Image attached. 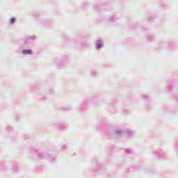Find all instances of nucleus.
<instances>
[{
    "instance_id": "f03ea898",
    "label": "nucleus",
    "mask_w": 178,
    "mask_h": 178,
    "mask_svg": "<svg viewBox=\"0 0 178 178\" xmlns=\"http://www.w3.org/2000/svg\"><path fill=\"white\" fill-rule=\"evenodd\" d=\"M10 23L12 24H14V23H16V18H12L10 20Z\"/></svg>"
},
{
    "instance_id": "7ed1b4c3",
    "label": "nucleus",
    "mask_w": 178,
    "mask_h": 178,
    "mask_svg": "<svg viewBox=\"0 0 178 178\" xmlns=\"http://www.w3.org/2000/svg\"><path fill=\"white\" fill-rule=\"evenodd\" d=\"M97 47L98 49L102 48V44H101V42H98L97 44Z\"/></svg>"
},
{
    "instance_id": "f257e3e1",
    "label": "nucleus",
    "mask_w": 178,
    "mask_h": 178,
    "mask_svg": "<svg viewBox=\"0 0 178 178\" xmlns=\"http://www.w3.org/2000/svg\"><path fill=\"white\" fill-rule=\"evenodd\" d=\"M22 54H24V55H31V54H33V52L31 51V50H24L22 51Z\"/></svg>"
}]
</instances>
